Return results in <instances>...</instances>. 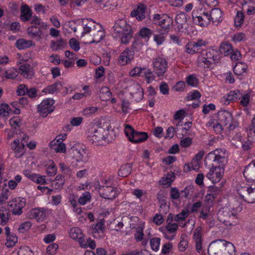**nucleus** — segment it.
Listing matches in <instances>:
<instances>
[{
  "mask_svg": "<svg viewBox=\"0 0 255 255\" xmlns=\"http://www.w3.org/2000/svg\"><path fill=\"white\" fill-rule=\"evenodd\" d=\"M202 228L199 227L195 229L193 232V240L196 245V249L199 253L202 248Z\"/></svg>",
  "mask_w": 255,
  "mask_h": 255,
  "instance_id": "nucleus-27",
  "label": "nucleus"
},
{
  "mask_svg": "<svg viewBox=\"0 0 255 255\" xmlns=\"http://www.w3.org/2000/svg\"><path fill=\"white\" fill-rule=\"evenodd\" d=\"M125 132L130 141L133 143H140L145 141L148 138V134L145 132L137 131L128 125L125 126Z\"/></svg>",
  "mask_w": 255,
  "mask_h": 255,
  "instance_id": "nucleus-7",
  "label": "nucleus"
},
{
  "mask_svg": "<svg viewBox=\"0 0 255 255\" xmlns=\"http://www.w3.org/2000/svg\"><path fill=\"white\" fill-rule=\"evenodd\" d=\"M31 15V11L29 7L27 6H22L21 10V19L24 21H26L30 19Z\"/></svg>",
  "mask_w": 255,
  "mask_h": 255,
  "instance_id": "nucleus-38",
  "label": "nucleus"
},
{
  "mask_svg": "<svg viewBox=\"0 0 255 255\" xmlns=\"http://www.w3.org/2000/svg\"><path fill=\"white\" fill-rule=\"evenodd\" d=\"M224 248L222 251V255H233L235 253V248L233 244L226 241V244H224Z\"/></svg>",
  "mask_w": 255,
  "mask_h": 255,
  "instance_id": "nucleus-37",
  "label": "nucleus"
},
{
  "mask_svg": "<svg viewBox=\"0 0 255 255\" xmlns=\"http://www.w3.org/2000/svg\"><path fill=\"white\" fill-rule=\"evenodd\" d=\"M74 156L77 161L86 162L89 158V152L86 148L80 147L73 150Z\"/></svg>",
  "mask_w": 255,
  "mask_h": 255,
  "instance_id": "nucleus-21",
  "label": "nucleus"
},
{
  "mask_svg": "<svg viewBox=\"0 0 255 255\" xmlns=\"http://www.w3.org/2000/svg\"><path fill=\"white\" fill-rule=\"evenodd\" d=\"M204 55L206 58L208 59L209 62L212 64L218 63L221 58L220 52L218 49H208Z\"/></svg>",
  "mask_w": 255,
  "mask_h": 255,
  "instance_id": "nucleus-22",
  "label": "nucleus"
},
{
  "mask_svg": "<svg viewBox=\"0 0 255 255\" xmlns=\"http://www.w3.org/2000/svg\"><path fill=\"white\" fill-rule=\"evenodd\" d=\"M224 244H226L224 240H217L212 242L209 246L208 253L209 255H222V251L224 248Z\"/></svg>",
  "mask_w": 255,
  "mask_h": 255,
  "instance_id": "nucleus-10",
  "label": "nucleus"
},
{
  "mask_svg": "<svg viewBox=\"0 0 255 255\" xmlns=\"http://www.w3.org/2000/svg\"><path fill=\"white\" fill-rule=\"evenodd\" d=\"M153 72L158 77L162 76L166 72L168 67L167 60L162 57L153 58L152 61Z\"/></svg>",
  "mask_w": 255,
  "mask_h": 255,
  "instance_id": "nucleus-8",
  "label": "nucleus"
},
{
  "mask_svg": "<svg viewBox=\"0 0 255 255\" xmlns=\"http://www.w3.org/2000/svg\"><path fill=\"white\" fill-rule=\"evenodd\" d=\"M83 25V31L81 33V36H84L86 34L89 33L93 27L95 26V22L91 19L82 21Z\"/></svg>",
  "mask_w": 255,
  "mask_h": 255,
  "instance_id": "nucleus-31",
  "label": "nucleus"
},
{
  "mask_svg": "<svg viewBox=\"0 0 255 255\" xmlns=\"http://www.w3.org/2000/svg\"><path fill=\"white\" fill-rule=\"evenodd\" d=\"M186 82L188 85L195 86L198 83V80L194 75H190L186 77Z\"/></svg>",
  "mask_w": 255,
  "mask_h": 255,
  "instance_id": "nucleus-62",
  "label": "nucleus"
},
{
  "mask_svg": "<svg viewBox=\"0 0 255 255\" xmlns=\"http://www.w3.org/2000/svg\"><path fill=\"white\" fill-rule=\"evenodd\" d=\"M160 243V239L159 238H154L150 240V244L151 249L154 251H157L159 249Z\"/></svg>",
  "mask_w": 255,
  "mask_h": 255,
  "instance_id": "nucleus-50",
  "label": "nucleus"
},
{
  "mask_svg": "<svg viewBox=\"0 0 255 255\" xmlns=\"http://www.w3.org/2000/svg\"><path fill=\"white\" fill-rule=\"evenodd\" d=\"M17 242V238L13 234H11L6 237V242L5 245L7 248H11L13 247Z\"/></svg>",
  "mask_w": 255,
  "mask_h": 255,
  "instance_id": "nucleus-44",
  "label": "nucleus"
},
{
  "mask_svg": "<svg viewBox=\"0 0 255 255\" xmlns=\"http://www.w3.org/2000/svg\"><path fill=\"white\" fill-rule=\"evenodd\" d=\"M244 14L241 11H238L234 18L235 24L236 26H240L244 20Z\"/></svg>",
  "mask_w": 255,
  "mask_h": 255,
  "instance_id": "nucleus-47",
  "label": "nucleus"
},
{
  "mask_svg": "<svg viewBox=\"0 0 255 255\" xmlns=\"http://www.w3.org/2000/svg\"><path fill=\"white\" fill-rule=\"evenodd\" d=\"M175 177V173L172 171L168 172L165 178H162V184L166 186H170Z\"/></svg>",
  "mask_w": 255,
  "mask_h": 255,
  "instance_id": "nucleus-42",
  "label": "nucleus"
},
{
  "mask_svg": "<svg viewBox=\"0 0 255 255\" xmlns=\"http://www.w3.org/2000/svg\"><path fill=\"white\" fill-rule=\"evenodd\" d=\"M243 174L247 180L255 181V159L246 166Z\"/></svg>",
  "mask_w": 255,
  "mask_h": 255,
  "instance_id": "nucleus-25",
  "label": "nucleus"
},
{
  "mask_svg": "<svg viewBox=\"0 0 255 255\" xmlns=\"http://www.w3.org/2000/svg\"><path fill=\"white\" fill-rule=\"evenodd\" d=\"M91 196L89 192H85L78 199V203L82 205L90 201Z\"/></svg>",
  "mask_w": 255,
  "mask_h": 255,
  "instance_id": "nucleus-45",
  "label": "nucleus"
},
{
  "mask_svg": "<svg viewBox=\"0 0 255 255\" xmlns=\"http://www.w3.org/2000/svg\"><path fill=\"white\" fill-rule=\"evenodd\" d=\"M9 111H10L9 107L7 104H2L0 106V115L2 117L8 116Z\"/></svg>",
  "mask_w": 255,
  "mask_h": 255,
  "instance_id": "nucleus-57",
  "label": "nucleus"
},
{
  "mask_svg": "<svg viewBox=\"0 0 255 255\" xmlns=\"http://www.w3.org/2000/svg\"><path fill=\"white\" fill-rule=\"evenodd\" d=\"M69 236L72 239L78 241L80 246L83 248H87V244L85 243L83 239V234L80 229L78 227L72 228L69 232Z\"/></svg>",
  "mask_w": 255,
  "mask_h": 255,
  "instance_id": "nucleus-18",
  "label": "nucleus"
},
{
  "mask_svg": "<svg viewBox=\"0 0 255 255\" xmlns=\"http://www.w3.org/2000/svg\"><path fill=\"white\" fill-rule=\"evenodd\" d=\"M237 211L234 209L223 208L219 210L217 216L218 219L226 225L233 226L236 224Z\"/></svg>",
  "mask_w": 255,
  "mask_h": 255,
  "instance_id": "nucleus-3",
  "label": "nucleus"
},
{
  "mask_svg": "<svg viewBox=\"0 0 255 255\" xmlns=\"http://www.w3.org/2000/svg\"><path fill=\"white\" fill-rule=\"evenodd\" d=\"M228 154L225 149H216L209 152L205 158V164L210 169L206 177L213 183L219 182L225 171Z\"/></svg>",
  "mask_w": 255,
  "mask_h": 255,
  "instance_id": "nucleus-1",
  "label": "nucleus"
},
{
  "mask_svg": "<svg viewBox=\"0 0 255 255\" xmlns=\"http://www.w3.org/2000/svg\"><path fill=\"white\" fill-rule=\"evenodd\" d=\"M143 76H145V79L148 83H150L155 79V76L150 69L145 68L143 73Z\"/></svg>",
  "mask_w": 255,
  "mask_h": 255,
  "instance_id": "nucleus-53",
  "label": "nucleus"
},
{
  "mask_svg": "<svg viewBox=\"0 0 255 255\" xmlns=\"http://www.w3.org/2000/svg\"><path fill=\"white\" fill-rule=\"evenodd\" d=\"M217 122H220V125H223L229 130L235 129L238 126V123L233 121L232 114L226 110H221L218 112Z\"/></svg>",
  "mask_w": 255,
  "mask_h": 255,
  "instance_id": "nucleus-4",
  "label": "nucleus"
},
{
  "mask_svg": "<svg viewBox=\"0 0 255 255\" xmlns=\"http://www.w3.org/2000/svg\"><path fill=\"white\" fill-rule=\"evenodd\" d=\"M94 37L92 42H99L104 37V32L101 29L99 30L96 34L94 35Z\"/></svg>",
  "mask_w": 255,
  "mask_h": 255,
  "instance_id": "nucleus-61",
  "label": "nucleus"
},
{
  "mask_svg": "<svg viewBox=\"0 0 255 255\" xmlns=\"http://www.w3.org/2000/svg\"><path fill=\"white\" fill-rule=\"evenodd\" d=\"M210 22L215 25H218L223 20L222 12V11L218 8H215L212 9V10L209 12Z\"/></svg>",
  "mask_w": 255,
  "mask_h": 255,
  "instance_id": "nucleus-26",
  "label": "nucleus"
},
{
  "mask_svg": "<svg viewBox=\"0 0 255 255\" xmlns=\"http://www.w3.org/2000/svg\"><path fill=\"white\" fill-rule=\"evenodd\" d=\"M247 65L242 62L237 63L234 68V73L238 75H241L247 70Z\"/></svg>",
  "mask_w": 255,
  "mask_h": 255,
  "instance_id": "nucleus-39",
  "label": "nucleus"
},
{
  "mask_svg": "<svg viewBox=\"0 0 255 255\" xmlns=\"http://www.w3.org/2000/svg\"><path fill=\"white\" fill-rule=\"evenodd\" d=\"M132 165L131 164H126L121 166L119 170L118 174L120 176L126 177H127L131 172Z\"/></svg>",
  "mask_w": 255,
  "mask_h": 255,
  "instance_id": "nucleus-36",
  "label": "nucleus"
},
{
  "mask_svg": "<svg viewBox=\"0 0 255 255\" xmlns=\"http://www.w3.org/2000/svg\"><path fill=\"white\" fill-rule=\"evenodd\" d=\"M147 7L142 3H139L136 8L133 9L130 13L132 17H135L137 20L141 21L145 17Z\"/></svg>",
  "mask_w": 255,
  "mask_h": 255,
  "instance_id": "nucleus-19",
  "label": "nucleus"
},
{
  "mask_svg": "<svg viewBox=\"0 0 255 255\" xmlns=\"http://www.w3.org/2000/svg\"><path fill=\"white\" fill-rule=\"evenodd\" d=\"M146 68H141L140 67H136L131 70L130 74L131 76H141L142 74H143Z\"/></svg>",
  "mask_w": 255,
  "mask_h": 255,
  "instance_id": "nucleus-54",
  "label": "nucleus"
},
{
  "mask_svg": "<svg viewBox=\"0 0 255 255\" xmlns=\"http://www.w3.org/2000/svg\"><path fill=\"white\" fill-rule=\"evenodd\" d=\"M58 249V245L56 243L49 245L46 249V253L49 255H53L55 254Z\"/></svg>",
  "mask_w": 255,
  "mask_h": 255,
  "instance_id": "nucleus-58",
  "label": "nucleus"
},
{
  "mask_svg": "<svg viewBox=\"0 0 255 255\" xmlns=\"http://www.w3.org/2000/svg\"><path fill=\"white\" fill-rule=\"evenodd\" d=\"M128 255H152L149 252L146 250L138 251L137 250L132 251L128 253Z\"/></svg>",
  "mask_w": 255,
  "mask_h": 255,
  "instance_id": "nucleus-64",
  "label": "nucleus"
},
{
  "mask_svg": "<svg viewBox=\"0 0 255 255\" xmlns=\"http://www.w3.org/2000/svg\"><path fill=\"white\" fill-rule=\"evenodd\" d=\"M4 71V77L7 79H14L18 75L17 70L14 68H10Z\"/></svg>",
  "mask_w": 255,
  "mask_h": 255,
  "instance_id": "nucleus-46",
  "label": "nucleus"
},
{
  "mask_svg": "<svg viewBox=\"0 0 255 255\" xmlns=\"http://www.w3.org/2000/svg\"><path fill=\"white\" fill-rule=\"evenodd\" d=\"M156 198L160 204L159 212L161 213V210L163 208H166L167 198L165 196V193L163 191H160L156 195Z\"/></svg>",
  "mask_w": 255,
  "mask_h": 255,
  "instance_id": "nucleus-34",
  "label": "nucleus"
},
{
  "mask_svg": "<svg viewBox=\"0 0 255 255\" xmlns=\"http://www.w3.org/2000/svg\"><path fill=\"white\" fill-rule=\"evenodd\" d=\"M46 216V210L44 208H34L28 211L26 217L28 219H35L37 221H42Z\"/></svg>",
  "mask_w": 255,
  "mask_h": 255,
  "instance_id": "nucleus-16",
  "label": "nucleus"
},
{
  "mask_svg": "<svg viewBox=\"0 0 255 255\" xmlns=\"http://www.w3.org/2000/svg\"><path fill=\"white\" fill-rule=\"evenodd\" d=\"M57 172V168L53 162H52L47 168L46 173L49 176H54Z\"/></svg>",
  "mask_w": 255,
  "mask_h": 255,
  "instance_id": "nucleus-59",
  "label": "nucleus"
},
{
  "mask_svg": "<svg viewBox=\"0 0 255 255\" xmlns=\"http://www.w3.org/2000/svg\"><path fill=\"white\" fill-rule=\"evenodd\" d=\"M218 50L220 55L222 54L224 56H227L230 54L231 51H233V48L231 44L228 42H223L221 44L220 49Z\"/></svg>",
  "mask_w": 255,
  "mask_h": 255,
  "instance_id": "nucleus-33",
  "label": "nucleus"
},
{
  "mask_svg": "<svg viewBox=\"0 0 255 255\" xmlns=\"http://www.w3.org/2000/svg\"><path fill=\"white\" fill-rule=\"evenodd\" d=\"M175 21L177 26V30L180 32L188 33L187 27V18L184 12H180L177 14Z\"/></svg>",
  "mask_w": 255,
  "mask_h": 255,
  "instance_id": "nucleus-13",
  "label": "nucleus"
},
{
  "mask_svg": "<svg viewBox=\"0 0 255 255\" xmlns=\"http://www.w3.org/2000/svg\"><path fill=\"white\" fill-rule=\"evenodd\" d=\"M19 71L20 74L26 79H31L34 74L33 68L28 63H24L19 67Z\"/></svg>",
  "mask_w": 255,
  "mask_h": 255,
  "instance_id": "nucleus-23",
  "label": "nucleus"
},
{
  "mask_svg": "<svg viewBox=\"0 0 255 255\" xmlns=\"http://www.w3.org/2000/svg\"><path fill=\"white\" fill-rule=\"evenodd\" d=\"M197 63L198 66H202L208 68H209L210 65L212 64L211 62H209V60L206 58L204 54L198 56L197 58Z\"/></svg>",
  "mask_w": 255,
  "mask_h": 255,
  "instance_id": "nucleus-40",
  "label": "nucleus"
},
{
  "mask_svg": "<svg viewBox=\"0 0 255 255\" xmlns=\"http://www.w3.org/2000/svg\"><path fill=\"white\" fill-rule=\"evenodd\" d=\"M208 42L202 39H198L196 41H190L185 46V52L189 54H194L199 52L202 46H205Z\"/></svg>",
  "mask_w": 255,
  "mask_h": 255,
  "instance_id": "nucleus-12",
  "label": "nucleus"
},
{
  "mask_svg": "<svg viewBox=\"0 0 255 255\" xmlns=\"http://www.w3.org/2000/svg\"><path fill=\"white\" fill-rule=\"evenodd\" d=\"M134 54L133 51L130 50L128 48H126L119 57V63L122 65L129 64L133 59Z\"/></svg>",
  "mask_w": 255,
  "mask_h": 255,
  "instance_id": "nucleus-17",
  "label": "nucleus"
},
{
  "mask_svg": "<svg viewBox=\"0 0 255 255\" xmlns=\"http://www.w3.org/2000/svg\"><path fill=\"white\" fill-rule=\"evenodd\" d=\"M98 109V108L96 107H88L84 109L83 114L85 116H90L96 113Z\"/></svg>",
  "mask_w": 255,
  "mask_h": 255,
  "instance_id": "nucleus-55",
  "label": "nucleus"
},
{
  "mask_svg": "<svg viewBox=\"0 0 255 255\" xmlns=\"http://www.w3.org/2000/svg\"><path fill=\"white\" fill-rule=\"evenodd\" d=\"M130 94L134 100L137 102L140 101L143 97V91L137 83H133L129 88Z\"/></svg>",
  "mask_w": 255,
  "mask_h": 255,
  "instance_id": "nucleus-14",
  "label": "nucleus"
},
{
  "mask_svg": "<svg viewBox=\"0 0 255 255\" xmlns=\"http://www.w3.org/2000/svg\"><path fill=\"white\" fill-rule=\"evenodd\" d=\"M200 11L201 12L199 15H197L194 10L192 12L193 21L195 24L202 27L207 26L210 23L208 11H202V10Z\"/></svg>",
  "mask_w": 255,
  "mask_h": 255,
  "instance_id": "nucleus-11",
  "label": "nucleus"
},
{
  "mask_svg": "<svg viewBox=\"0 0 255 255\" xmlns=\"http://www.w3.org/2000/svg\"><path fill=\"white\" fill-rule=\"evenodd\" d=\"M24 143L21 141L19 142V139H15L11 144V149L14 151L15 156L19 158L24 153Z\"/></svg>",
  "mask_w": 255,
  "mask_h": 255,
  "instance_id": "nucleus-20",
  "label": "nucleus"
},
{
  "mask_svg": "<svg viewBox=\"0 0 255 255\" xmlns=\"http://www.w3.org/2000/svg\"><path fill=\"white\" fill-rule=\"evenodd\" d=\"M160 26L162 28V33H166L168 32L170 25L172 24L173 20L171 17L166 14H162V18Z\"/></svg>",
  "mask_w": 255,
  "mask_h": 255,
  "instance_id": "nucleus-28",
  "label": "nucleus"
},
{
  "mask_svg": "<svg viewBox=\"0 0 255 255\" xmlns=\"http://www.w3.org/2000/svg\"><path fill=\"white\" fill-rule=\"evenodd\" d=\"M173 220V216L171 214H169L168 215V217L166 220L167 226L166 229L170 233L175 232L178 229V225L176 223H171Z\"/></svg>",
  "mask_w": 255,
  "mask_h": 255,
  "instance_id": "nucleus-35",
  "label": "nucleus"
},
{
  "mask_svg": "<svg viewBox=\"0 0 255 255\" xmlns=\"http://www.w3.org/2000/svg\"><path fill=\"white\" fill-rule=\"evenodd\" d=\"M69 45L71 48L73 49L75 51H78L80 49V43L75 38H71L70 39Z\"/></svg>",
  "mask_w": 255,
  "mask_h": 255,
  "instance_id": "nucleus-60",
  "label": "nucleus"
},
{
  "mask_svg": "<svg viewBox=\"0 0 255 255\" xmlns=\"http://www.w3.org/2000/svg\"><path fill=\"white\" fill-rule=\"evenodd\" d=\"M65 44V42L63 39L58 40L56 41H52L51 47L53 50H57L59 49L62 48Z\"/></svg>",
  "mask_w": 255,
  "mask_h": 255,
  "instance_id": "nucleus-48",
  "label": "nucleus"
},
{
  "mask_svg": "<svg viewBox=\"0 0 255 255\" xmlns=\"http://www.w3.org/2000/svg\"><path fill=\"white\" fill-rule=\"evenodd\" d=\"M62 84L60 82H57L50 86H47L42 90L43 93L53 94L58 89L59 87H61Z\"/></svg>",
  "mask_w": 255,
  "mask_h": 255,
  "instance_id": "nucleus-43",
  "label": "nucleus"
},
{
  "mask_svg": "<svg viewBox=\"0 0 255 255\" xmlns=\"http://www.w3.org/2000/svg\"><path fill=\"white\" fill-rule=\"evenodd\" d=\"M59 141V139L52 141L50 143V146L57 153H64L66 151V145L62 142Z\"/></svg>",
  "mask_w": 255,
  "mask_h": 255,
  "instance_id": "nucleus-30",
  "label": "nucleus"
},
{
  "mask_svg": "<svg viewBox=\"0 0 255 255\" xmlns=\"http://www.w3.org/2000/svg\"><path fill=\"white\" fill-rule=\"evenodd\" d=\"M190 214L188 210H183L180 213L176 215L174 217V220L176 222L184 220Z\"/></svg>",
  "mask_w": 255,
  "mask_h": 255,
  "instance_id": "nucleus-52",
  "label": "nucleus"
},
{
  "mask_svg": "<svg viewBox=\"0 0 255 255\" xmlns=\"http://www.w3.org/2000/svg\"><path fill=\"white\" fill-rule=\"evenodd\" d=\"M98 192L100 196L106 199H113L117 195V191L112 186L104 187L99 186Z\"/></svg>",
  "mask_w": 255,
  "mask_h": 255,
  "instance_id": "nucleus-15",
  "label": "nucleus"
},
{
  "mask_svg": "<svg viewBox=\"0 0 255 255\" xmlns=\"http://www.w3.org/2000/svg\"><path fill=\"white\" fill-rule=\"evenodd\" d=\"M250 180L245 186L241 187L238 192L240 197L248 203H255V183L250 184Z\"/></svg>",
  "mask_w": 255,
  "mask_h": 255,
  "instance_id": "nucleus-6",
  "label": "nucleus"
},
{
  "mask_svg": "<svg viewBox=\"0 0 255 255\" xmlns=\"http://www.w3.org/2000/svg\"><path fill=\"white\" fill-rule=\"evenodd\" d=\"M27 32L30 36L32 38H36L37 40L42 38V31L41 29L36 26H30L28 27Z\"/></svg>",
  "mask_w": 255,
  "mask_h": 255,
  "instance_id": "nucleus-29",
  "label": "nucleus"
},
{
  "mask_svg": "<svg viewBox=\"0 0 255 255\" xmlns=\"http://www.w3.org/2000/svg\"><path fill=\"white\" fill-rule=\"evenodd\" d=\"M54 100L52 99H47L43 100L38 106V112L43 117L52 113L55 108Z\"/></svg>",
  "mask_w": 255,
  "mask_h": 255,
  "instance_id": "nucleus-9",
  "label": "nucleus"
},
{
  "mask_svg": "<svg viewBox=\"0 0 255 255\" xmlns=\"http://www.w3.org/2000/svg\"><path fill=\"white\" fill-rule=\"evenodd\" d=\"M15 45L16 47L20 50L28 48L33 45H35L34 44H33L31 40H26L24 39H19L17 40Z\"/></svg>",
  "mask_w": 255,
  "mask_h": 255,
  "instance_id": "nucleus-32",
  "label": "nucleus"
},
{
  "mask_svg": "<svg viewBox=\"0 0 255 255\" xmlns=\"http://www.w3.org/2000/svg\"><path fill=\"white\" fill-rule=\"evenodd\" d=\"M105 221L104 219L99 220L95 225H93V230L94 233H104L105 229Z\"/></svg>",
  "mask_w": 255,
  "mask_h": 255,
  "instance_id": "nucleus-41",
  "label": "nucleus"
},
{
  "mask_svg": "<svg viewBox=\"0 0 255 255\" xmlns=\"http://www.w3.org/2000/svg\"><path fill=\"white\" fill-rule=\"evenodd\" d=\"M193 193V187L189 186L181 191V195L186 198H190Z\"/></svg>",
  "mask_w": 255,
  "mask_h": 255,
  "instance_id": "nucleus-51",
  "label": "nucleus"
},
{
  "mask_svg": "<svg viewBox=\"0 0 255 255\" xmlns=\"http://www.w3.org/2000/svg\"><path fill=\"white\" fill-rule=\"evenodd\" d=\"M188 243L186 239L184 237L181 236L180 241L178 244V249L181 252L185 251L188 246Z\"/></svg>",
  "mask_w": 255,
  "mask_h": 255,
  "instance_id": "nucleus-56",
  "label": "nucleus"
},
{
  "mask_svg": "<svg viewBox=\"0 0 255 255\" xmlns=\"http://www.w3.org/2000/svg\"><path fill=\"white\" fill-rule=\"evenodd\" d=\"M9 123L11 127L16 128L21 125V121L18 117H14L9 120Z\"/></svg>",
  "mask_w": 255,
  "mask_h": 255,
  "instance_id": "nucleus-63",
  "label": "nucleus"
},
{
  "mask_svg": "<svg viewBox=\"0 0 255 255\" xmlns=\"http://www.w3.org/2000/svg\"><path fill=\"white\" fill-rule=\"evenodd\" d=\"M88 135L89 141L92 143L98 142L105 139L108 135V129H106L97 125H93L89 129Z\"/></svg>",
  "mask_w": 255,
  "mask_h": 255,
  "instance_id": "nucleus-5",
  "label": "nucleus"
},
{
  "mask_svg": "<svg viewBox=\"0 0 255 255\" xmlns=\"http://www.w3.org/2000/svg\"><path fill=\"white\" fill-rule=\"evenodd\" d=\"M234 92L230 91L226 96H224L221 99V102L224 105H228L231 102L234 101Z\"/></svg>",
  "mask_w": 255,
  "mask_h": 255,
  "instance_id": "nucleus-49",
  "label": "nucleus"
},
{
  "mask_svg": "<svg viewBox=\"0 0 255 255\" xmlns=\"http://www.w3.org/2000/svg\"><path fill=\"white\" fill-rule=\"evenodd\" d=\"M131 26L124 19H119L114 26L113 36L121 40L122 44H128L132 37Z\"/></svg>",
  "mask_w": 255,
  "mask_h": 255,
  "instance_id": "nucleus-2",
  "label": "nucleus"
},
{
  "mask_svg": "<svg viewBox=\"0 0 255 255\" xmlns=\"http://www.w3.org/2000/svg\"><path fill=\"white\" fill-rule=\"evenodd\" d=\"M7 205L13 207L11 211L13 215H20L22 213V208L25 205V202L21 200H15L9 202Z\"/></svg>",
  "mask_w": 255,
  "mask_h": 255,
  "instance_id": "nucleus-24",
  "label": "nucleus"
}]
</instances>
